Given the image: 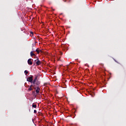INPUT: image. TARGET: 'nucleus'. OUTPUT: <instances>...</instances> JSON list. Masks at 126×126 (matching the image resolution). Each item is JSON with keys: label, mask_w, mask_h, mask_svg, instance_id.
I'll use <instances>...</instances> for the list:
<instances>
[{"label": "nucleus", "mask_w": 126, "mask_h": 126, "mask_svg": "<svg viewBox=\"0 0 126 126\" xmlns=\"http://www.w3.org/2000/svg\"><path fill=\"white\" fill-rule=\"evenodd\" d=\"M36 88L37 89L36 90L35 92L37 94H38V93H39V92H40V87H37Z\"/></svg>", "instance_id": "39448f33"}, {"label": "nucleus", "mask_w": 126, "mask_h": 126, "mask_svg": "<svg viewBox=\"0 0 126 126\" xmlns=\"http://www.w3.org/2000/svg\"><path fill=\"white\" fill-rule=\"evenodd\" d=\"M37 78H38V76H35L34 77V79L33 80V76L31 75V76L27 79V81H29V82H31V83H32V84H35Z\"/></svg>", "instance_id": "f257e3e1"}, {"label": "nucleus", "mask_w": 126, "mask_h": 126, "mask_svg": "<svg viewBox=\"0 0 126 126\" xmlns=\"http://www.w3.org/2000/svg\"><path fill=\"white\" fill-rule=\"evenodd\" d=\"M32 90H33V89L31 87H30V88L28 89V91H32Z\"/></svg>", "instance_id": "9d476101"}, {"label": "nucleus", "mask_w": 126, "mask_h": 126, "mask_svg": "<svg viewBox=\"0 0 126 126\" xmlns=\"http://www.w3.org/2000/svg\"><path fill=\"white\" fill-rule=\"evenodd\" d=\"M32 108H37V105H36V104H34V103L32 104Z\"/></svg>", "instance_id": "6e6552de"}, {"label": "nucleus", "mask_w": 126, "mask_h": 126, "mask_svg": "<svg viewBox=\"0 0 126 126\" xmlns=\"http://www.w3.org/2000/svg\"><path fill=\"white\" fill-rule=\"evenodd\" d=\"M35 52H36V53H37V54H39L40 53V52H41V53H42V50H39V48H37L36 49Z\"/></svg>", "instance_id": "423d86ee"}, {"label": "nucleus", "mask_w": 126, "mask_h": 126, "mask_svg": "<svg viewBox=\"0 0 126 126\" xmlns=\"http://www.w3.org/2000/svg\"><path fill=\"white\" fill-rule=\"evenodd\" d=\"M34 114H36V113H37V110H34Z\"/></svg>", "instance_id": "f8f14e48"}, {"label": "nucleus", "mask_w": 126, "mask_h": 126, "mask_svg": "<svg viewBox=\"0 0 126 126\" xmlns=\"http://www.w3.org/2000/svg\"><path fill=\"white\" fill-rule=\"evenodd\" d=\"M30 87L32 88V87H33V85H31Z\"/></svg>", "instance_id": "ddd939ff"}, {"label": "nucleus", "mask_w": 126, "mask_h": 126, "mask_svg": "<svg viewBox=\"0 0 126 126\" xmlns=\"http://www.w3.org/2000/svg\"><path fill=\"white\" fill-rule=\"evenodd\" d=\"M35 85H36L33 84V89H34L35 90L37 89V87H36Z\"/></svg>", "instance_id": "9b49d317"}, {"label": "nucleus", "mask_w": 126, "mask_h": 126, "mask_svg": "<svg viewBox=\"0 0 126 126\" xmlns=\"http://www.w3.org/2000/svg\"><path fill=\"white\" fill-rule=\"evenodd\" d=\"M34 63H35L37 65H40L42 63V62L39 60V58H37L36 60H34Z\"/></svg>", "instance_id": "f03ea898"}, {"label": "nucleus", "mask_w": 126, "mask_h": 126, "mask_svg": "<svg viewBox=\"0 0 126 126\" xmlns=\"http://www.w3.org/2000/svg\"><path fill=\"white\" fill-rule=\"evenodd\" d=\"M24 73L27 75V74H28V71L26 70H25Z\"/></svg>", "instance_id": "1a4fd4ad"}, {"label": "nucleus", "mask_w": 126, "mask_h": 126, "mask_svg": "<svg viewBox=\"0 0 126 126\" xmlns=\"http://www.w3.org/2000/svg\"><path fill=\"white\" fill-rule=\"evenodd\" d=\"M40 84H41V82L36 80L34 83V85H40Z\"/></svg>", "instance_id": "20e7f679"}, {"label": "nucleus", "mask_w": 126, "mask_h": 126, "mask_svg": "<svg viewBox=\"0 0 126 126\" xmlns=\"http://www.w3.org/2000/svg\"><path fill=\"white\" fill-rule=\"evenodd\" d=\"M28 63L29 65H32V64H33V63H32V59H29L28 60Z\"/></svg>", "instance_id": "7ed1b4c3"}, {"label": "nucleus", "mask_w": 126, "mask_h": 126, "mask_svg": "<svg viewBox=\"0 0 126 126\" xmlns=\"http://www.w3.org/2000/svg\"><path fill=\"white\" fill-rule=\"evenodd\" d=\"M30 54H31V57H33V56H34L35 57H36V55L33 53V51H31Z\"/></svg>", "instance_id": "0eeeda50"}]
</instances>
